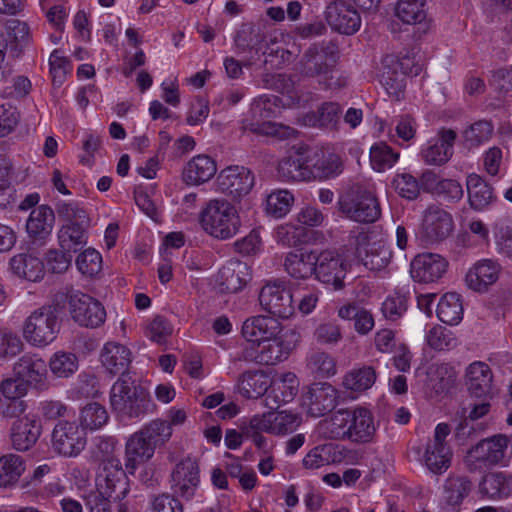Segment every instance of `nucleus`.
Returning a JSON list of instances; mask_svg holds the SVG:
<instances>
[{
    "instance_id": "60",
    "label": "nucleus",
    "mask_w": 512,
    "mask_h": 512,
    "mask_svg": "<svg viewBox=\"0 0 512 512\" xmlns=\"http://www.w3.org/2000/svg\"><path fill=\"white\" fill-rule=\"evenodd\" d=\"M392 186L398 195L407 200H414L420 195L419 180L410 173H398L392 180Z\"/></svg>"
},
{
    "instance_id": "10",
    "label": "nucleus",
    "mask_w": 512,
    "mask_h": 512,
    "mask_svg": "<svg viewBox=\"0 0 512 512\" xmlns=\"http://www.w3.org/2000/svg\"><path fill=\"white\" fill-rule=\"evenodd\" d=\"M87 444V433L75 421L60 420L51 434V448L54 453L66 458L80 455Z\"/></svg>"
},
{
    "instance_id": "53",
    "label": "nucleus",
    "mask_w": 512,
    "mask_h": 512,
    "mask_svg": "<svg viewBox=\"0 0 512 512\" xmlns=\"http://www.w3.org/2000/svg\"><path fill=\"white\" fill-rule=\"evenodd\" d=\"M336 447L333 444L318 445L311 449L303 458L306 469L315 470L335 462Z\"/></svg>"
},
{
    "instance_id": "54",
    "label": "nucleus",
    "mask_w": 512,
    "mask_h": 512,
    "mask_svg": "<svg viewBox=\"0 0 512 512\" xmlns=\"http://www.w3.org/2000/svg\"><path fill=\"white\" fill-rule=\"evenodd\" d=\"M51 372L59 378H68L78 369V358L70 352L58 351L49 360Z\"/></svg>"
},
{
    "instance_id": "19",
    "label": "nucleus",
    "mask_w": 512,
    "mask_h": 512,
    "mask_svg": "<svg viewBox=\"0 0 512 512\" xmlns=\"http://www.w3.org/2000/svg\"><path fill=\"white\" fill-rule=\"evenodd\" d=\"M300 424V415L287 410L268 412L261 416L255 415L250 420V427L253 430L264 431L274 435L293 433Z\"/></svg>"
},
{
    "instance_id": "2",
    "label": "nucleus",
    "mask_w": 512,
    "mask_h": 512,
    "mask_svg": "<svg viewBox=\"0 0 512 512\" xmlns=\"http://www.w3.org/2000/svg\"><path fill=\"white\" fill-rule=\"evenodd\" d=\"M113 411L122 418H139L151 412L154 404L144 388L130 377H119L110 391Z\"/></svg>"
},
{
    "instance_id": "6",
    "label": "nucleus",
    "mask_w": 512,
    "mask_h": 512,
    "mask_svg": "<svg viewBox=\"0 0 512 512\" xmlns=\"http://www.w3.org/2000/svg\"><path fill=\"white\" fill-rule=\"evenodd\" d=\"M203 228L213 237L229 239L235 236L241 226L236 208L225 199H212L201 213Z\"/></svg>"
},
{
    "instance_id": "25",
    "label": "nucleus",
    "mask_w": 512,
    "mask_h": 512,
    "mask_svg": "<svg viewBox=\"0 0 512 512\" xmlns=\"http://www.w3.org/2000/svg\"><path fill=\"white\" fill-rule=\"evenodd\" d=\"M423 230L429 241H442L453 231V218L439 205H429L423 215Z\"/></svg>"
},
{
    "instance_id": "33",
    "label": "nucleus",
    "mask_w": 512,
    "mask_h": 512,
    "mask_svg": "<svg viewBox=\"0 0 512 512\" xmlns=\"http://www.w3.org/2000/svg\"><path fill=\"white\" fill-rule=\"evenodd\" d=\"M155 453L154 447L148 443L140 431L132 434L125 445V468L133 474L137 466L150 460Z\"/></svg>"
},
{
    "instance_id": "49",
    "label": "nucleus",
    "mask_w": 512,
    "mask_h": 512,
    "mask_svg": "<svg viewBox=\"0 0 512 512\" xmlns=\"http://www.w3.org/2000/svg\"><path fill=\"white\" fill-rule=\"evenodd\" d=\"M472 489L471 481L465 476H450L445 483V498L450 506H458Z\"/></svg>"
},
{
    "instance_id": "15",
    "label": "nucleus",
    "mask_w": 512,
    "mask_h": 512,
    "mask_svg": "<svg viewBox=\"0 0 512 512\" xmlns=\"http://www.w3.org/2000/svg\"><path fill=\"white\" fill-rule=\"evenodd\" d=\"M316 258V279L332 290L343 289L345 287L344 279L347 274L345 259L333 250H324L317 254Z\"/></svg>"
},
{
    "instance_id": "41",
    "label": "nucleus",
    "mask_w": 512,
    "mask_h": 512,
    "mask_svg": "<svg viewBox=\"0 0 512 512\" xmlns=\"http://www.w3.org/2000/svg\"><path fill=\"white\" fill-rule=\"evenodd\" d=\"M457 373L448 363H441L430 368L429 383L437 394L448 393L455 385Z\"/></svg>"
},
{
    "instance_id": "58",
    "label": "nucleus",
    "mask_w": 512,
    "mask_h": 512,
    "mask_svg": "<svg viewBox=\"0 0 512 512\" xmlns=\"http://www.w3.org/2000/svg\"><path fill=\"white\" fill-rule=\"evenodd\" d=\"M109 419L108 413L104 406L99 403L92 402L87 404L80 415V426L90 430H96L104 426Z\"/></svg>"
},
{
    "instance_id": "9",
    "label": "nucleus",
    "mask_w": 512,
    "mask_h": 512,
    "mask_svg": "<svg viewBox=\"0 0 512 512\" xmlns=\"http://www.w3.org/2000/svg\"><path fill=\"white\" fill-rule=\"evenodd\" d=\"M338 208L348 219L359 223H373L381 215L378 199L362 186H354L342 196Z\"/></svg>"
},
{
    "instance_id": "59",
    "label": "nucleus",
    "mask_w": 512,
    "mask_h": 512,
    "mask_svg": "<svg viewBox=\"0 0 512 512\" xmlns=\"http://www.w3.org/2000/svg\"><path fill=\"white\" fill-rule=\"evenodd\" d=\"M312 178L327 179L341 172L340 158L335 154L322 153V157L311 163Z\"/></svg>"
},
{
    "instance_id": "16",
    "label": "nucleus",
    "mask_w": 512,
    "mask_h": 512,
    "mask_svg": "<svg viewBox=\"0 0 512 512\" xmlns=\"http://www.w3.org/2000/svg\"><path fill=\"white\" fill-rule=\"evenodd\" d=\"M508 439L504 435H495L481 440L469 452L466 457V465L469 470L478 467L498 464L505 456Z\"/></svg>"
},
{
    "instance_id": "20",
    "label": "nucleus",
    "mask_w": 512,
    "mask_h": 512,
    "mask_svg": "<svg viewBox=\"0 0 512 512\" xmlns=\"http://www.w3.org/2000/svg\"><path fill=\"white\" fill-rule=\"evenodd\" d=\"M302 405L313 417L331 412L337 405V390L327 382L311 384L302 395Z\"/></svg>"
},
{
    "instance_id": "46",
    "label": "nucleus",
    "mask_w": 512,
    "mask_h": 512,
    "mask_svg": "<svg viewBox=\"0 0 512 512\" xmlns=\"http://www.w3.org/2000/svg\"><path fill=\"white\" fill-rule=\"evenodd\" d=\"M391 256L389 247L382 242H373L365 248V254L361 256V261L367 269L381 271L389 264Z\"/></svg>"
},
{
    "instance_id": "47",
    "label": "nucleus",
    "mask_w": 512,
    "mask_h": 512,
    "mask_svg": "<svg viewBox=\"0 0 512 512\" xmlns=\"http://www.w3.org/2000/svg\"><path fill=\"white\" fill-rule=\"evenodd\" d=\"M263 41V34L253 26L242 28L234 38L237 54L252 52L258 54L262 49Z\"/></svg>"
},
{
    "instance_id": "45",
    "label": "nucleus",
    "mask_w": 512,
    "mask_h": 512,
    "mask_svg": "<svg viewBox=\"0 0 512 512\" xmlns=\"http://www.w3.org/2000/svg\"><path fill=\"white\" fill-rule=\"evenodd\" d=\"M25 470L23 459L15 454L0 457V487L15 484Z\"/></svg>"
},
{
    "instance_id": "14",
    "label": "nucleus",
    "mask_w": 512,
    "mask_h": 512,
    "mask_svg": "<svg viewBox=\"0 0 512 512\" xmlns=\"http://www.w3.org/2000/svg\"><path fill=\"white\" fill-rule=\"evenodd\" d=\"M260 305L270 314L288 319L295 312L291 290L284 282L275 281L264 285L259 295Z\"/></svg>"
},
{
    "instance_id": "52",
    "label": "nucleus",
    "mask_w": 512,
    "mask_h": 512,
    "mask_svg": "<svg viewBox=\"0 0 512 512\" xmlns=\"http://www.w3.org/2000/svg\"><path fill=\"white\" fill-rule=\"evenodd\" d=\"M428 346L436 351H446L457 347L458 339L448 328L435 325L425 336Z\"/></svg>"
},
{
    "instance_id": "13",
    "label": "nucleus",
    "mask_w": 512,
    "mask_h": 512,
    "mask_svg": "<svg viewBox=\"0 0 512 512\" xmlns=\"http://www.w3.org/2000/svg\"><path fill=\"white\" fill-rule=\"evenodd\" d=\"M449 434V425L440 423L435 428L433 439L426 445L423 460L426 468L433 474H443L451 465L452 452L446 442Z\"/></svg>"
},
{
    "instance_id": "64",
    "label": "nucleus",
    "mask_w": 512,
    "mask_h": 512,
    "mask_svg": "<svg viewBox=\"0 0 512 512\" xmlns=\"http://www.w3.org/2000/svg\"><path fill=\"white\" fill-rule=\"evenodd\" d=\"M407 310V299L404 295L395 293L388 296L382 303L381 311L389 321H397Z\"/></svg>"
},
{
    "instance_id": "44",
    "label": "nucleus",
    "mask_w": 512,
    "mask_h": 512,
    "mask_svg": "<svg viewBox=\"0 0 512 512\" xmlns=\"http://www.w3.org/2000/svg\"><path fill=\"white\" fill-rule=\"evenodd\" d=\"M238 389L248 399L259 398L267 392L268 378L261 372H244L239 379Z\"/></svg>"
},
{
    "instance_id": "40",
    "label": "nucleus",
    "mask_w": 512,
    "mask_h": 512,
    "mask_svg": "<svg viewBox=\"0 0 512 512\" xmlns=\"http://www.w3.org/2000/svg\"><path fill=\"white\" fill-rule=\"evenodd\" d=\"M436 312L441 322L449 325L458 324L463 317L460 296L454 292L446 293L439 300Z\"/></svg>"
},
{
    "instance_id": "48",
    "label": "nucleus",
    "mask_w": 512,
    "mask_h": 512,
    "mask_svg": "<svg viewBox=\"0 0 512 512\" xmlns=\"http://www.w3.org/2000/svg\"><path fill=\"white\" fill-rule=\"evenodd\" d=\"M154 449L163 446L172 436V428L166 420L155 419L139 430Z\"/></svg>"
},
{
    "instance_id": "39",
    "label": "nucleus",
    "mask_w": 512,
    "mask_h": 512,
    "mask_svg": "<svg viewBox=\"0 0 512 512\" xmlns=\"http://www.w3.org/2000/svg\"><path fill=\"white\" fill-rule=\"evenodd\" d=\"M468 199L472 209L481 211L494 201L493 188L477 174H470L466 180Z\"/></svg>"
},
{
    "instance_id": "34",
    "label": "nucleus",
    "mask_w": 512,
    "mask_h": 512,
    "mask_svg": "<svg viewBox=\"0 0 512 512\" xmlns=\"http://www.w3.org/2000/svg\"><path fill=\"white\" fill-rule=\"evenodd\" d=\"M499 272L500 266L497 262L488 259L481 260L468 271L465 281L470 289L483 292L497 281Z\"/></svg>"
},
{
    "instance_id": "21",
    "label": "nucleus",
    "mask_w": 512,
    "mask_h": 512,
    "mask_svg": "<svg viewBox=\"0 0 512 512\" xmlns=\"http://www.w3.org/2000/svg\"><path fill=\"white\" fill-rule=\"evenodd\" d=\"M254 180V175L249 169L238 165L226 167L217 176L219 190L233 199L247 195L254 185Z\"/></svg>"
},
{
    "instance_id": "4",
    "label": "nucleus",
    "mask_w": 512,
    "mask_h": 512,
    "mask_svg": "<svg viewBox=\"0 0 512 512\" xmlns=\"http://www.w3.org/2000/svg\"><path fill=\"white\" fill-rule=\"evenodd\" d=\"M56 209L59 217L66 222L58 230L59 246L64 251L74 254L87 243L90 220L85 210L74 203L60 202Z\"/></svg>"
},
{
    "instance_id": "35",
    "label": "nucleus",
    "mask_w": 512,
    "mask_h": 512,
    "mask_svg": "<svg viewBox=\"0 0 512 512\" xmlns=\"http://www.w3.org/2000/svg\"><path fill=\"white\" fill-rule=\"evenodd\" d=\"M217 172L215 161L207 155L193 157L185 166L183 178L186 183L199 185L209 181Z\"/></svg>"
},
{
    "instance_id": "57",
    "label": "nucleus",
    "mask_w": 512,
    "mask_h": 512,
    "mask_svg": "<svg viewBox=\"0 0 512 512\" xmlns=\"http://www.w3.org/2000/svg\"><path fill=\"white\" fill-rule=\"evenodd\" d=\"M492 134L493 125L489 121L479 120L463 132L465 146L468 148L478 147L489 141Z\"/></svg>"
},
{
    "instance_id": "30",
    "label": "nucleus",
    "mask_w": 512,
    "mask_h": 512,
    "mask_svg": "<svg viewBox=\"0 0 512 512\" xmlns=\"http://www.w3.org/2000/svg\"><path fill=\"white\" fill-rule=\"evenodd\" d=\"M250 280L246 263L235 260L224 265L218 272L217 284L222 293H237Z\"/></svg>"
},
{
    "instance_id": "17",
    "label": "nucleus",
    "mask_w": 512,
    "mask_h": 512,
    "mask_svg": "<svg viewBox=\"0 0 512 512\" xmlns=\"http://www.w3.org/2000/svg\"><path fill=\"white\" fill-rule=\"evenodd\" d=\"M329 26L344 35H353L361 27V16L355 6L343 0L330 2L325 10Z\"/></svg>"
},
{
    "instance_id": "32",
    "label": "nucleus",
    "mask_w": 512,
    "mask_h": 512,
    "mask_svg": "<svg viewBox=\"0 0 512 512\" xmlns=\"http://www.w3.org/2000/svg\"><path fill=\"white\" fill-rule=\"evenodd\" d=\"M54 223V211L47 205H40L31 211L26 230L34 242L43 243L51 235Z\"/></svg>"
},
{
    "instance_id": "1",
    "label": "nucleus",
    "mask_w": 512,
    "mask_h": 512,
    "mask_svg": "<svg viewBox=\"0 0 512 512\" xmlns=\"http://www.w3.org/2000/svg\"><path fill=\"white\" fill-rule=\"evenodd\" d=\"M303 79H316L324 90H338L347 85V78L336 69L335 59L323 45L313 44L307 48L295 65Z\"/></svg>"
},
{
    "instance_id": "62",
    "label": "nucleus",
    "mask_w": 512,
    "mask_h": 512,
    "mask_svg": "<svg viewBox=\"0 0 512 512\" xmlns=\"http://www.w3.org/2000/svg\"><path fill=\"white\" fill-rule=\"evenodd\" d=\"M24 349L21 338L7 329H0V358L10 359L20 354Z\"/></svg>"
},
{
    "instance_id": "3",
    "label": "nucleus",
    "mask_w": 512,
    "mask_h": 512,
    "mask_svg": "<svg viewBox=\"0 0 512 512\" xmlns=\"http://www.w3.org/2000/svg\"><path fill=\"white\" fill-rule=\"evenodd\" d=\"M331 437L356 443L370 442L375 434L371 412L363 407L336 411L329 421Z\"/></svg>"
},
{
    "instance_id": "26",
    "label": "nucleus",
    "mask_w": 512,
    "mask_h": 512,
    "mask_svg": "<svg viewBox=\"0 0 512 512\" xmlns=\"http://www.w3.org/2000/svg\"><path fill=\"white\" fill-rule=\"evenodd\" d=\"M13 374L23 379L29 386L39 388L47 379V364L35 353H25L13 364Z\"/></svg>"
},
{
    "instance_id": "24",
    "label": "nucleus",
    "mask_w": 512,
    "mask_h": 512,
    "mask_svg": "<svg viewBox=\"0 0 512 512\" xmlns=\"http://www.w3.org/2000/svg\"><path fill=\"white\" fill-rule=\"evenodd\" d=\"M457 138L456 131L442 128L438 139L430 140L421 150V158L428 165L441 166L447 163L453 155V147Z\"/></svg>"
},
{
    "instance_id": "12",
    "label": "nucleus",
    "mask_w": 512,
    "mask_h": 512,
    "mask_svg": "<svg viewBox=\"0 0 512 512\" xmlns=\"http://www.w3.org/2000/svg\"><path fill=\"white\" fill-rule=\"evenodd\" d=\"M72 319L86 328L100 327L106 319V310L97 299L79 291L70 294L68 299Z\"/></svg>"
},
{
    "instance_id": "22",
    "label": "nucleus",
    "mask_w": 512,
    "mask_h": 512,
    "mask_svg": "<svg viewBox=\"0 0 512 512\" xmlns=\"http://www.w3.org/2000/svg\"><path fill=\"white\" fill-rule=\"evenodd\" d=\"M200 484V471L195 459L187 457L175 465L171 472V488L175 494L192 499Z\"/></svg>"
},
{
    "instance_id": "11",
    "label": "nucleus",
    "mask_w": 512,
    "mask_h": 512,
    "mask_svg": "<svg viewBox=\"0 0 512 512\" xmlns=\"http://www.w3.org/2000/svg\"><path fill=\"white\" fill-rule=\"evenodd\" d=\"M99 494L103 498L120 501L128 490L126 472L118 458L104 459L96 477Z\"/></svg>"
},
{
    "instance_id": "56",
    "label": "nucleus",
    "mask_w": 512,
    "mask_h": 512,
    "mask_svg": "<svg viewBox=\"0 0 512 512\" xmlns=\"http://www.w3.org/2000/svg\"><path fill=\"white\" fill-rule=\"evenodd\" d=\"M293 201L294 197L288 190L273 191L266 198L265 211L275 218H281L290 211Z\"/></svg>"
},
{
    "instance_id": "31",
    "label": "nucleus",
    "mask_w": 512,
    "mask_h": 512,
    "mask_svg": "<svg viewBox=\"0 0 512 512\" xmlns=\"http://www.w3.org/2000/svg\"><path fill=\"white\" fill-rule=\"evenodd\" d=\"M317 253L312 250L298 249L286 254L283 266L294 279L304 280L315 275Z\"/></svg>"
},
{
    "instance_id": "63",
    "label": "nucleus",
    "mask_w": 512,
    "mask_h": 512,
    "mask_svg": "<svg viewBox=\"0 0 512 512\" xmlns=\"http://www.w3.org/2000/svg\"><path fill=\"white\" fill-rule=\"evenodd\" d=\"M102 257L98 251L89 248L84 250L76 259V266L81 274L94 276L101 270Z\"/></svg>"
},
{
    "instance_id": "38",
    "label": "nucleus",
    "mask_w": 512,
    "mask_h": 512,
    "mask_svg": "<svg viewBox=\"0 0 512 512\" xmlns=\"http://www.w3.org/2000/svg\"><path fill=\"white\" fill-rule=\"evenodd\" d=\"M311 160L302 154L282 159L278 165V174L285 181H306L312 179Z\"/></svg>"
},
{
    "instance_id": "28",
    "label": "nucleus",
    "mask_w": 512,
    "mask_h": 512,
    "mask_svg": "<svg viewBox=\"0 0 512 512\" xmlns=\"http://www.w3.org/2000/svg\"><path fill=\"white\" fill-rule=\"evenodd\" d=\"M281 332L280 323L274 317L254 316L244 321L242 336L251 344L258 345Z\"/></svg>"
},
{
    "instance_id": "55",
    "label": "nucleus",
    "mask_w": 512,
    "mask_h": 512,
    "mask_svg": "<svg viewBox=\"0 0 512 512\" xmlns=\"http://www.w3.org/2000/svg\"><path fill=\"white\" fill-rule=\"evenodd\" d=\"M399 159V153L385 142L374 144L370 149V161L374 170L381 172L391 168Z\"/></svg>"
},
{
    "instance_id": "7",
    "label": "nucleus",
    "mask_w": 512,
    "mask_h": 512,
    "mask_svg": "<svg viewBox=\"0 0 512 512\" xmlns=\"http://www.w3.org/2000/svg\"><path fill=\"white\" fill-rule=\"evenodd\" d=\"M422 66L409 52L402 56L385 55L381 61L380 82L391 96L400 98L405 88L406 76H417Z\"/></svg>"
},
{
    "instance_id": "27",
    "label": "nucleus",
    "mask_w": 512,
    "mask_h": 512,
    "mask_svg": "<svg viewBox=\"0 0 512 512\" xmlns=\"http://www.w3.org/2000/svg\"><path fill=\"white\" fill-rule=\"evenodd\" d=\"M100 362L109 374L128 377L126 372L132 362V353L123 344L107 342L101 349Z\"/></svg>"
},
{
    "instance_id": "8",
    "label": "nucleus",
    "mask_w": 512,
    "mask_h": 512,
    "mask_svg": "<svg viewBox=\"0 0 512 512\" xmlns=\"http://www.w3.org/2000/svg\"><path fill=\"white\" fill-rule=\"evenodd\" d=\"M59 330L56 307L44 305L34 310L25 320L23 337L34 347H44L56 339Z\"/></svg>"
},
{
    "instance_id": "50",
    "label": "nucleus",
    "mask_w": 512,
    "mask_h": 512,
    "mask_svg": "<svg viewBox=\"0 0 512 512\" xmlns=\"http://www.w3.org/2000/svg\"><path fill=\"white\" fill-rule=\"evenodd\" d=\"M307 368L314 378H328L336 374V362L326 352L316 351L307 358Z\"/></svg>"
},
{
    "instance_id": "42",
    "label": "nucleus",
    "mask_w": 512,
    "mask_h": 512,
    "mask_svg": "<svg viewBox=\"0 0 512 512\" xmlns=\"http://www.w3.org/2000/svg\"><path fill=\"white\" fill-rule=\"evenodd\" d=\"M376 372L372 366L363 365L353 368L343 378V386L352 391L362 392L373 386Z\"/></svg>"
},
{
    "instance_id": "51",
    "label": "nucleus",
    "mask_w": 512,
    "mask_h": 512,
    "mask_svg": "<svg viewBox=\"0 0 512 512\" xmlns=\"http://www.w3.org/2000/svg\"><path fill=\"white\" fill-rule=\"evenodd\" d=\"M424 0H399L395 12L396 16L406 24H421L426 18Z\"/></svg>"
},
{
    "instance_id": "61",
    "label": "nucleus",
    "mask_w": 512,
    "mask_h": 512,
    "mask_svg": "<svg viewBox=\"0 0 512 512\" xmlns=\"http://www.w3.org/2000/svg\"><path fill=\"white\" fill-rule=\"evenodd\" d=\"M313 337L317 343L325 346L337 345L343 338L340 325L332 321L320 323Z\"/></svg>"
},
{
    "instance_id": "18",
    "label": "nucleus",
    "mask_w": 512,
    "mask_h": 512,
    "mask_svg": "<svg viewBox=\"0 0 512 512\" xmlns=\"http://www.w3.org/2000/svg\"><path fill=\"white\" fill-rule=\"evenodd\" d=\"M42 434V424L35 414L14 420L9 428V440L13 449L26 452L32 449Z\"/></svg>"
},
{
    "instance_id": "29",
    "label": "nucleus",
    "mask_w": 512,
    "mask_h": 512,
    "mask_svg": "<svg viewBox=\"0 0 512 512\" xmlns=\"http://www.w3.org/2000/svg\"><path fill=\"white\" fill-rule=\"evenodd\" d=\"M492 382V370L485 362L475 361L466 368L465 385L471 396L486 399L492 393Z\"/></svg>"
},
{
    "instance_id": "5",
    "label": "nucleus",
    "mask_w": 512,
    "mask_h": 512,
    "mask_svg": "<svg viewBox=\"0 0 512 512\" xmlns=\"http://www.w3.org/2000/svg\"><path fill=\"white\" fill-rule=\"evenodd\" d=\"M299 341L300 334L295 329H288L258 345L246 346L238 359L261 365H275L285 360Z\"/></svg>"
},
{
    "instance_id": "43",
    "label": "nucleus",
    "mask_w": 512,
    "mask_h": 512,
    "mask_svg": "<svg viewBox=\"0 0 512 512\" xmlns=\"http://www.w3.org/2000/svg\"><path fill=\"white\" fill-rule=\"evenodd\" d=\"M298 380L295 374L286 373L275 381L268 399H272L278 406L291 402L298 392Z\"/></svg>"
},
{
    "instance_id": "37",
    "label": "nucleus",
    "mask_w": 512,
    "mask_h": 512,
    "mask_svg": "<svg viewBox=\"0 0 512 512\" xmlns=\"http://www.w3.org/2000/svg\"><path fill=\"white\" fill-rule=\"evenodd\" d=\"M11 271L28 281L37 282L44 277L45 269L43 262L31 254L20 253L10 259Z\"/></svg>"
},
{
    "instance_id": "36",
    "label": "nucleus",
    "mask_w": 512,
    "mask_h": 512,
    "mask_svg": "<svg viewBox=\"0 0 512 512\" xmlns=\"http://www.w3.org/2000/svg\"><path fill=\"white\" fill-rule=\"evenodd\" d=\"M480 493L492 500L507 498L512 494V475L506 472H491L479 485Z\"/></svg>"
},
{
    "instance_id": "23",
    "label": "nucleus",
    "mask_w": 512,
    "mask_h": 512,
    "mask_svg": "<svg viewBox=\"0 0 512 512\" xmlns=\"http://www.w3.org/2000/svg\"><path fill=\"white\" fill-rule=\"evenodd\" d=\"M448 262L436 253H422L411 262V277L420 283H431L440 279L446 272Z\"/></svg>"
}]
</instances>
